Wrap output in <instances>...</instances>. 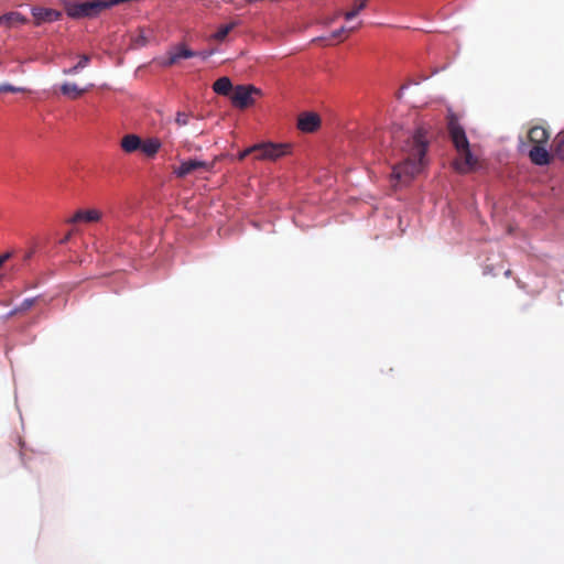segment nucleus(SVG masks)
Instances as JSON below:
<instances>
[{
  "label": "nucleus",
  "mask_w": 564,
  "mask_h": 564,
  "mask_svg": "<svg viewBox=\"0 0 564 564\" xmlns=\"http://www.w3.org/2000/svg\"><path fill=\"white\" fill-rule=\"evenodd\" d=\"M235 26H236L235 22H230L228 24L220 25L218 28L217 32L213 35V39L218 42L224 41L227 37V35L234 30Z\"/></svg>",
  "instance_id": "19"
},
{
  "label": "nucleus",
  "mask_w": 564,
  "mask_h": 564,
  "mask_svg": "<svg viewBox=\"0 0 564 564\" xmlns=\"http://www.w3.org/2000/svg\"><path fill=\"white\" fill-rule=\"evenodd\" d=\"M141 139L135 134H127L121 140V148L127 153H132L140 149Z\"/></svg>",
  "instance_id": "15"
},
{
  "label": "nucleus",
  "mask_w": 564,
  "mask_h": 564,
  "mask_svg": "<svg viewBox=\"0 0 564 564\" xmlns=\"http://www.w3.org/2000/svg\"><path fill=\"white\" fill-rule=\"evenodd\" d=\"M32 15L35 25H41L42 23L58 21L62 13L55 9L34 7L32 9Z\"/></svg>",
  "instance_id": "6"
},
{
  "label": "nucleus",
  "mask_w": 564,
  "mask_h": 564,
  "mask_svg": "<svg viewBox=\"0 0 564 564\" xmlns=\"http://www.w3.org/2000/svg\"><path fill=\"white\" fill-rule=\"evenodd\" d=\"M264 153L267 154V161H276L291 152V144L289 143H273L264 142Z\"/></svg>",
  "instance_id": "7"
},
{
  "label": "nucleus",
  "mask_w": 564,
  "mask_h": 564,
  "mask_svg": "<svg viewBox=\"0 0 564 564\" xmlns=\"http://www.w3.org/2000/svg\"><path fill=\"white\" fill-rule=\"evenodd\" d=\"M447 129L451 140L458 153V158L454 162L455 169L459 173L471 171L476 166L477 160L470 152L469 142L464 128L458 123L456 118L451 117Z\"/></svg>",
  "instance_id": "2"
},
{
  "label": "nucleus",
  "mask_w": 564,
  "mask_h": 564,
  "mask_svg": "<svg viewBox=\"0 0 564 564\" xmlns=\"http://www.w3.org/2000/svg\"><path fill=\"white\" fill-rule=\"evenodd\" d=\"M213 169V164H209L205 161L191 159L187 161H183L178 166L173 167V173L178 178H184L189 174H193L197 171L204 170L209 172Z\"/></svg>",
  "instance_id": "5"
},
{
  "label": "nucleus",
  "mask_w": 564,
  "mask_h": 564,
  "mask_svg": "<svg viewBox=\"0 0 564 564\" xmlns=\"http://www.w3.org/2000/svg\"><path fill=\"white\" fill-rule=\"evenodd\" d=\"M26 22V19L20 12H9L0 17V25H4L8 28L15 26L18 24H23Z\"/></svg>",
  "instance_id": "13"
},
{
  "label": "nucleus",
  "mask_w": 564,
  "mask_h": 564,
  "mask_svg": "<svg viewBox=\"0 0 564 564\" xmlns=\"http://www.w3.org/2000/svg\"><path fill=\"white\" fill-rule=\"evenodd\" d=\"M66 14L72 19L95 18L105 11L104 0L64 2Z\"/></svg>",
  "instance_id": "3"
},
{
  "label": "nucleus",
  "mask_w": 564,
  "mask_h": 564,
  "mask_svg": "<svg viewBox=\"0 0 564 564\" xmlns=\"http://www.w3.org/2000/svg\"><path fill=\"white\" fill-rule=\"evenodd\" d=\"M175 122L178 126H186L188 123V115L186 112L178 111L176 113Z\"/></svg>",
  "instance_id": "24"
},
{
  "label": "nucleus",
  "mask_w": 564,
  "mask_h": 564,
  "mask_svg": "<svg viewBox=\"0 0 564 564\" xmlns=\"http://www.w3.org/2000/svg\"><path fill=\"white\" fill-rule=\"evenodd\" d=\"M10 258V253H3L0 256V267Z\"/></svg>",
  "instance_id": "32"
},
{
  "label": "nucleus",
  "mask_w": 564,
  "mask_h": 564,
  "mask_svg": "<svg viewBox=\"0 0 564 564\" xmlns=\"http://www.w3.org/2000/svg\"><path fill=\"white\" fill-rule=\"evenodd\" d=\"M213 89L216 94L220 96H226L230 98V95L235 90V86L232 85L229 77H220L213 84Z\"/></svg>",
  "instance_id": "12"
},
{
  "label": "nucleus",
  "mask_w": 564,
  "mask_h": 564,
  "mask_svg": "<svg viewBox=\"0 0 564 564\" xmlns=\"http://www.w3.org/2000/svg\"><path fill=\"white\" fill-rule=\"evenodd\" d=\"M264 147H265L264 142L257 143V144L252 145V148H257V150H254V152L252 153V154H254L256 160L267 161V154L264 153V150H263Z\"/></svg>",
  "instance_id": "23"
},
{
  "label": "nucleus",
  "mask_w": 564,
  "mask_h": 564,
  "mask_svg": "<svg viewBox=\"0 0 564 564\" xmlns=\"http://www.w3.org/2000/svg\"><path fill=\"white\" fill-rule=\"evenodd\" d=\"M254 150H257V148H252V145L245 149L243 151H241L238 154V160H240V161L245 160L248 155L252 154L254 152Z\"/></svg>",
  "instance_id": "28"
},
{
  "label": "nucleus",
  "mask_w": 564,
  "mask_h": 564,
  "mask_svg": "<svg viewBox=\"0 0 564 564\" xmlns=\"http://www.w3.org/2000/svg\"><path fill=\"white\" fill-rule=\"evenodd\" d=\"M199 57H202L203 59H206L208 58L210 55H213V51H202V52H197Z\"/></svg>",
  "instance_id": "30"
},
{
  "label": "nucleus",
  "mask_w": 564,
  "mask_h": 564,
  "mask_svg": "<svg viewBox=\"0 0 564 564\" xmlns=\"http://www.w3.org/2000/svg\"><path fill=\"white\" fill-rule=\"evenodd\" d=\"M427 140L423 129H417L401 147V160L392 166L390 175L391 186L397 189L409 185L419 175L425 165Z\"/></svg>",
  "instance_id": "1"
},
{
  "label": "nucleus",
  "mask_w": 564,
  "mask_h": 564,
  "mask_svg": "<svg viewBox=\"0 0 564 564\" xmlns=\"http://www.w3.org/2000/svg\"><path fill=\"white\" fill-rule=\"evenodd\" d=\"M70 237H72V231H68V232H67V234H66V235H65V236L59 240V243H61V245H64V243L68 242V241H69V239H70Z\"/></svg>",
  "instance_id": "31"
},
{
  "label": "nucleus",
  "mask_w": 564,
  "mask_h": 564,
  "mask_svg": "<svg viewBox=\"0 0 564 564\" xmlns=\"http://www.w3.org/2000/svg\"><path fill=\"white\" fill-rule=\"evenodd\" d=\"M89 62H90V56L87 54H83L79 56V61L77 62V65L80 69H83L86 66H88Z\"/></svg>",
  "instance_id": "27"
},
{
  "label": "nucleus",
  "mask_w": 564,
  "mask_h": 564,
  "mask_svg": "<svg viewBox=\"0 0 564 564\" xmlns=\"http://www.w3.org/2000/svg\"><path fill=\"white\" fill-rule=\"evenodd\" d=\"M171 53L174 55L176 62L181 58H192L196 57L198 53L188 48L185 44H177L171 48Z\"/></svg>",
  "instance_id": "16"
},
{
  "label": "nucleus",
  "mask_w": 564,
  "mask_h": 564,
  "mask_svg": "<svg viewBox=\"0 0 564 564\" xmlns=\"http://www.w3.org/2000/svg\"><path fill=\"white\" fill-rule=\"evenodd\" d=\"M24 90L22 87H14L10 84L1 85V93H22Z\"/></svg>",
  "instance_id": "25"
},
{
  "label": "nucleus",
  "mask_w": 564,
  "mask_h": 564,
  "mask_svg": "<svg viewBox=\"0 0 564 564\" xmlns=\"http://www.w3.org/2000/svg\"><path fill=\"white\" fill-rule=\"evenodd\" d=\"M161 141L158 138H149L141 141V151L149 158H153L161 148Z\"/></svg>",
  "instance_id": "14"
},
{
  "label": "nucleus",
  "mask_w": 564,
  "mask_h": 564,
  "mask_svg": "<svg viewBox=\"0 0 564 564\" xmlns=\"http://www.w3.org/2000/svg\"><path fill=\"white\" fill-rule=\"evenodd\" d=\"M261 96V89L253 85H237L230 95V101L235 108L246 109L253 106Z\"/></svg>",
  "instance_id": "4"
},
{
  "label": "nucleus",
  "mask_w": 564,
  "mask_h": 564,
  "mask_svg": "<svg viewBox=\"0 0 564 564\" xmlns=\"http://www.w3.org/2000/svg\"><path fill=\"white\" fill-rule=\"evenodd\" d=\"M528 138L533 145H546L550 140V133L545 128L534 126L529 130Z\"/></svg>",
  "instance_id": "9"
},
{
  "label": "nucleus",
  "mask_w": 564,
  "mask_h": 564,
  "mask_svg": "<svg viewBox=\"0 0 564 564\" xmlns=\"http://www.w3.org/2000/svg\"><path fill=\"white\" fill-rule=\"evenodd\" d=\"M177 62L174 57V55L171 53V50L167 52V58L162 62V65L164 67H171L175 65Z\"/></svg>",
  "instance_id": "26"
},
{
  "label": "nucleus",
  "mask_w": 564,
  "mask_h": 564,
  "mask_svg": "<svg viewBox=\"0 0 564 564\" xmlns=\"http://www.w3.org/2000/svg\"><path fill=\"white\" fill-rule=\"evenodd\" d=\"M80 70V68L78 67V65H74L73 67L70 68H65L63 69V74L64 75H75L77 74L78 72Z\"/></svg>",
  "instance_id": "29"
},
{
  "label": "nucleus",
  "mask_w": 564,
  "mask_h": 564,
  "mask_svg": "<svg viewBox=\"0 0 564 564\" xmlns=\"http://www.w3.org/2000/svg\"><path fill=\"white\" fill-rule=\"evenodd\" d=\"M36 299H25L20 306L15 307L9 313V316L17 315L19 313L30 310L35 304Z\"/></svg>",
  "instance_id": "20"
},
{
  "label": "nucleus",
  "mask_w": 564,
  "mask_h": 564,
  "mask_svg": "<svg viewBox=\"0 0 564 564\" xmlns=\"http://www.w3.org/2000/svg\"><path fill=\"white\" fill-rule=\"evenodd\" d=\"M101 212L98 209H79L68 220L69 223H96L100 220Z\"/></svg>",
  "instance_id": "11"
},
{
  "label": "nucleus",
  "mask_w": 564,
  "mask_h": 564,
  "mask_svg": "<svg viewBox=\"0 0 564 564\" xmlns=\"http://www.w3.org/2000/svg\"><path fill=\"white\" fill-rule=\"evenodd\" d=\"M368 0H360L358 3L354 6L350 11H347L344 17L346 20L354 19L361 10H364L367 6Z\"/></svg>",
  "instance_id": "21"
},
{
  "label": "nucleus",
  "mask_w": 564,
  "mask_h": 564,
  "mask_svg": "<svg viewBox=\"0 0 564 564\" xmlns=\"http://www.w3.org/2000/svg\"><path fill=\"white\" fill-rule=\"evenodd\" d=\"M510 274H511V271H510V270H508V271L506 272V275H507V276H509Z\"/></svg>",
  "instance_id": "34"
},
{
  "label": "nucleus",
  "mask_w": 564,
  "mask_h": 564,
  "mask_svg": "<svg viewBox=\"0 0 564 564\" xmlns=\"http://www.w3.org/2000/svg\"><path fill=\"white\" fill-rule=\"evenodd\" d=\"M321 126V118L314 112H304L300 115L297 128L303 132H314Z\"/></svg>",
  "instance_id": "8"
},
{
  "label": "nucleus",
  "mask_w": 564,
  "mask_h": 564,
  "mask_svg": "<svg viewBox=\"0 0 564 564\" xmlns=\"http://www.w3.org/2000/svg\"><path fill=\"white\" fill-rule=\"evenodd\" d=\"M61 91L63 95L72 99H77L86 91V89L79 88L76 84L73 83H64L61 86Z\"/></svg>",
  "instance_id": "17"
},
{
  "label": "nucleus",
  "mask_w": 564,
  "mask_h": 564,
  "mask_svg": "<svg viewBox=\"0 0 564 564\" xmlns=\"http://www.w3.org/2000/svg\"><path fill=\"white\" fill-rule=\"evenodd\" d=\"M357 29V26H352V28H349V29H346L345 26L334 31L330 35V37L333 40H337L338 42H341L344 41V39H346V36L348 35V33L355 31Z\"/></svg>",
  "instance_id": "22"
},
{
  "label": "nucleus",
  "mask_w": 564,
  "mask_h": 564,
  "mask_svg": "<svg viewBox=\"0 0 564 564\" xmlns=\"http://www.w3.org/2000/svg\"><path fill=\"white\" fill-rule=\"evenodd\" d=\"M529 158L536 165H546L550 163L551 156L546 145H533L529 152Z\"/></svg>",
  "instance_id": "10"
},
{
  "label": "nucleus",
  "mask_w": 564,
  "mask_h": 564,
  "mask_svg": "<svg viewBox=\"0 0 564 564\" xmlns=\"http://www.w3.org/2000/svg\"><path fill=\"white\" fill-rule=\"evenodd\" d=\"M135 42L139 44V45H145L147 43V39L144 36H139Z\"/></svg>",
  "instance_id": "33"
},
{
  "label": "nucleus",
  "mask_w": 564,
  "mask_h": 564,
  "mask_svg": "<svg viewBox=\"0 0 564 564\" xmlns=\"http://www.w3.org/2000/svg\"><path fill=\"white\" fill-rule=\"evenodd\" d=\"M553 151L557 158L564 160V130L558 132L553 140Z\"/></svg>",
  "instance_id": "18"
}]
</instances>
